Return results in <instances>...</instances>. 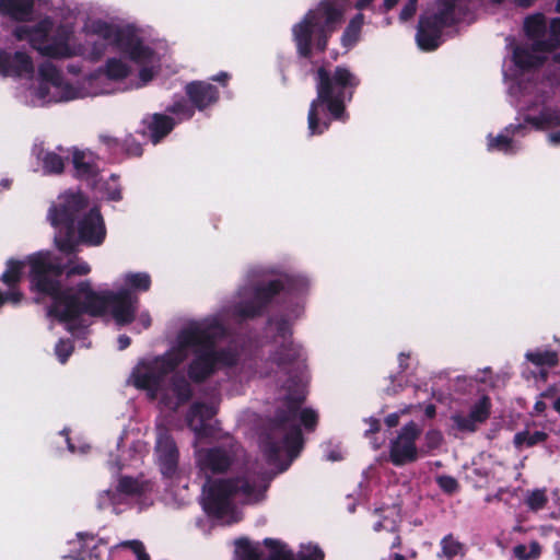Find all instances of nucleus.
I'll list each match as a JSON object with an SVG mask.
<instances>
[{"label":"nucleus","mask_w":560,"mask_h":560,"mask_svg":"<svg viewBox=\"0 0 560 560\" xmlns=\"http://www.w3.org/2000/svg\"><path fill=\"white\" fill-rule=\"evenodd\" d=\"M541 546L533 540L529 544H518L512 548V555L517 560H538L541 556Z\"/></svg>","instance_id":"nucleus-29"},{"label":"nucleus","mask_w":560,"mask_h":560,"mask_svg":"<svg viewBox=\"0 0 560 560\" xmlns=\"http://www.w3.org/2000/svg\"><path fill=\"white\" fill-rule=\"evenodd\" d=\"M398 1L399 0H384V4H383L384 10L388 11V10L393 9L397 4Z\"/></svg>","instance_id":"nucleus-57"},{"label":"nucleus","mask_w":560,"mask_h":560,"mask_svg":"<svg viewBox=\"0 0 560 560\" xmlns=\"http://www.w3.org/2000/svg\"><path fill=\"white\" fill-rule=\"evenodd\" d=\"M546 409V404L544 401H537L535 405V410L537 412H541Z\"/></svg>","instance_id":"nucleus-59"},{"label":"nucleus","mask_w":560,"mask_h":560,"mask_svg":"<svg viewBox=\"0 0 560 560\" xmlns=\"http://www.w3.org/2000/svg\"><path fill=\"white\" fill-rule=\"evenodd\" d=\"M101 139H102V141H104V142H106V143H108V144H110L112 142H115L114 140H112V139H110L109 137H107V136H102V137H101Z\"/></svg>","instance_id":"nucleus-62"},{"label":"nucleus","mask_w":560,"mask_h":560,"mask_svg":"<svg viewBox=\"0 0 560 560\" xmlns=\"http://www.w3.org/2000/svg\"><path fill=\"white\" fill-rule=\"evenodd\" d=\"M34 0H0V14L25 21L32 13Z\"/></svg>","instance_id":"nucleus-21"},{"label":"nucleus","mask_w":560,"mask_h":560,"mask_svg":"<svg viewBox=\"0 0 560 560\" xmlns=\"http://www.w3.org/2000/svg\"><path fill=\"white\" fill-rule=\"evenodd\" d=\"M139 322L143 325L144 328H148L151 325V318L148 313H142L139 317Z\"/></svg>","instance_id":"nucleus-53"},{"label":"nucleus","mask_w":560,"mask_h":560,"mask_svg":"<svg viewBox=\"0 0 560 560\" xmlns=\"http://www.w3.org/2000/svg\"><path fill=\"white\" fill-rule=\"evenodd\" d=\"M264 545L268 550L266 560H294L292 551L282 541L267 538Z\"/></svg>","instance_id":"nucleus-28"},{"label":"nucleus","mask_w":560,"mask_h":560,"mask_svg":"<svg viewBox=\"0 0 560 560\" xmlns=\"http://www.w3.org/2000/svg\"><path fill=\"white\" fill-rule=\"evenodd\" d=\"M28 262L32 285L52 298L48 314L67 322L68 330H74L72 320L82 313L96 315L108 312L118 325L133 320L138 299L128 291L100 295L91 289L90 282H81L75 289L60 290L57 279L62 272L67 277L90 273L91 266L83 259L70 257L65 261L49 252H39L28 256Z\"/></svg>","instance_id":"nucleus-3"},{"label":"nucleus","mask_w":560,"mask_h":560,"mask_svg":"<svg viewBox=\"0 0 560 560\" xmlns=\"http://www.w3.org/2000/svg\"><path fill=\"white\" fill-rule=\"evenodd\" d=\"M300 559L301 560H323L324 553L317 546L306 545V546H302V548H301Z\"/></svg>","instance_id":"nucleus-39"},{"label":"nucleus","mask_w":560,"mask_h":560,"mask_svg":"<svg viewBox=\"0 0 560 560\" xmlns=\"http://www.w3.org/2000/svg\"><path fill=\"white\" fill-rule=\"evenodd\" d=\"M385 422L388 427H395L399 422V416L398 413H392L388 417H386Z\"/></svg>","instance_id":"nucleus-50"},{"label":"nucleus","mask_w":560,"mask_h":560,"mask_svg":"<svg viewBox=\"0 0 560 560\" xmlns=\"http://www.w3.org/2000/svg\"><path fill=\"white\" fill-rule=\"evenodd\" d=\"M221 327L213 322H188L179 329L173 346L163 355L140 360L133 368L128 382L136 388L144 390L151 399L172 409H177L191 395L190 385L184 377L175 376L165 387V376L174 371L190 354L196 358L189 368L191 378L199 381L207 377L221 365H231L236 361L232 349L217 350L213 339L221 334Z\"/></svg>","instance_id":"nucleus-2"},{"label":"nucleus","mask_w":560,"mask_h":560,"mask_svg":"<svg viewBox=\"0 0 560 560\" xmlns=\"http://www.w3.org/2000/svg\"><path fill=\"white\" fill-rule=\"evenodd\" d=\"M155 460L165 477H173L178 468V451L168 432L159 428L155 445Z\"/></svg>","instance_id":"nucleus-15"},{"label":"nucleus","mask_w":560,"mask_h":560,"mask_svg":"<svg viewBox=\"0 0 560 560\" xmlns=\"http://www.w3.org/2000/svg\"><path fill=\"white\" fill-rule=\"evenodd\" d=\"M346 7L341 0H322L310 10L303 20L292 27L298 52L303 57L311 55L312 45L323 51L328 38L343 20Z\"/></svg>","instance_id":"nucleus-8"},{"label":"nucleus","mask_w":560,"mask_h":560,"mask_svg":"<svg viewBox=\"0 0 560 560\" xmlns=\"http://www.w3.org/2000/svg\"><path fill=\"white\" fill-rule=\"evenodd\" d=\"M229 78L228 73L222 72L219 75L214 77L213 80L215 81H225Z\"/></svg>","instance_id":"nucleus-60"},{"label":"nucleus","mask_w":560,"mask_h":560,"mask_svg":"<svg viewBox=\"0 0 560 560\" xmlns=\"http://www.w3.org/2000/svg\"><path fill=\"white\" fill-rule=\"evenodd\" d=\"M119 489L126 493H135L140 491L138 482L131 478H124L119 482Z\"/></svg>","instance_id":"nucleus-45"},{"label":"nucleus","mask_w":560,"mask_h":560,"mask_svg":"<svg viewBox=\"0 0 560 560\" xmlns=\"http://www.w3.org/2000/svg\"><path fill=\"white\" fill-rule=\"evenodd\" d=\"M425 415L430 418L433 417L435 415V407L433 405L427 406Z\"/></svg>","instance_id":"nucleus-58"},{"label":"nucleus","mask_w":560,"mask_h":560,"mask_svg":"<svg viewBox=\"0 0 560 560\" xmlns=\"http://www.w3.org/2000/svg\"><path fill=\"white\" fill-rule=\"evenodd\" d=\"M270 331H277L282 338L279 349L272 353L271 360L277 364L290 362L298 358L299 349L289 340L288 335L290 331L289 325L282 319L271 320L269 324Z\"/></svg>","instance_id":"nucleus-16"},{"label":"nucleus","mask_w":560,"mask_h":560,"mask_svg":"<svg viewBox=\"0 0 560 560\" xmlns=\"http://www.w3.org/2000/svg\"><path fill=\"white\" fill-rule=\"evenodd\" d=\"M125 284L137 291H147L150 288L151 279L148 273H127L125 276Z\"/></svg>","instance_id":"nucleus-35"},{"label":"nucleus","mask_w":560,"mask_h":560,"mask_svg":"<svg viewBox=\"0 0 560 560\" xmlns=\"http://www.w3.org/2000/svg\"><path fill=\"white\" fill-rule=\"evenodd\" d=\"M268 480L265 477L245 476L237 479L208 481L203 487V505L208 513L225 518L226 523L238 520L234 504L257 503L265 498Z\"/></svg>","instance_id":"nucleus-7"},{"label":"nucleus","mask_w":560,"mask_h":560,"mask_svg":"<svg viewBox=\"0 0 560 560\" xmlns=\"http://www.w3.org/2000/svg\"><path fill=\"white\" fill-rule=\"evenodd\" d=\"M490 401L487 397H482L474 405L468 415L456 413L452 420L456 429L466 432H474L477 427L485 422L489 417Z\"/></svg>","instance_id":"nucleus-17"},{"label":"nucleus","mask_w":560,"mask_h":560,"mask_svg":"<svg viewBox=\"0 0 560 560\" xmlns=\"http://www.w3.org/2000/svg\"><path fill=\"white\" fill-rule=\"evenodd\" d=\"M547 502L548 497L545 489L529 490L525 495V504L533 512L544 509Z\"/></svg>","instance_id":"nucleus-33"},{"label":"nucleus","mask_w":560,"mask_h":560,"mask_svg":"<svg viewBox=\"0 0 560 560\" xmlns=\"http://www.w3.org/2000/svg\"><path fill=\"white\" fill-rule=\"evenodd\" d=\"M526 359L537 366H555L558 363V355L550 350L529 351Z\"/></svg>","instance_id":"nucleus-31"},{"label":"nucleus","mask_w":560,"mask_h":560,"mask_svg":"<svg viewBox=\"0 0 560 560\" xmlns=\"http://www.w3.org/2000/svg\"><path fill=\"white\" fill-rule=\"evenodd\" d=\"M172 112L175 114H183L187 118L191 117L194 113V110L190 107H187L182 104L174 105Z\"/></svg>","instance_id":"nucleus-48"},{"label":"nucleus","mask_w":560,"mask_h":560,"mask_svg":"<svg viewBox=\"0 0 560 560\" xmlns=\"http://www.w3.org/2000/svg\"><path fill=\"white\" fill-rule=\"evenodd\" d=\"M127 151H128L129 154L140 155L141 154V147L139 144H135L132 147H128Z\"/></svg>","instance_id":"nucleus-55"},{"label":"nucleus","mask_w":560,"mask_h":560,"mask_svg":"<svg viewBox=\"0 0 560 560\" xmlns=\"http://www.w3.org/2000/svg\"><path fill=\"white\" fill-rule=\"evenodd\" d=\"M417 1L418 0H408V2L405 4L400 12V21L405 22L413 16L417 10Z\"/></svg>","instance_id":"nucleus-44"},{"label":"nucleus","mask_w":560,"mask_h":560,"mask_svg":"<svg viewBox=\"0 0 560 560\" xmlns=\"http://www.w3.org/2000/svg\"><path fill=\"white\" fill-rule=\"evenodd\" d=\"M33 71L31 58L21 51L0 52V73L3 75H22Z\"/></svg>","instance_id":"nucleus-19"},{"label":"nucleus","mask_w":560,"mask_h":560,"mask_svg":"<svg viewBox=\"0 0 560 560\" xmlns=\"http://www.w3.org/2000/svg\"><path fill=\"white\" fill-rule=\"evenodd\" d=\"M436 482L447 493H454L458 488L456 479L451 476H439Z\"/></svg>","instance_id":"nucleus-40"},{"label":"nucleus","mask_w":560,"mask_h":560,"mask_svg":"<svg viewBox=\"0 0 560 560\" xmlns=\"http://www.w3.org/2000/svg\"><path fill=\"white\" fill-rule=\"evenodd\" d=\"M237 446L230 443L228 446H214L196 451V462L200 471L209 477L212 474L224 472L236 457Z\"/></svg>","instance_id":"nucleus-13"},{"label":"nucleus","mask_w":560,"mask_h":560,"mask_svg":"<svg viewBox=\"0 0 560 560\" xmlns=\"http://www.w3.org/2000/svg\"><path fill=\"white\" fill-rule=\"evenodd\" d=\"M217 408L213 404H195L187 417L190 429L195 432L197 439L209 436L212 432L208 421L215 415Z\"/></svg>","instance_id":"nucleus-18"},{"label":"nucleus","mask_w":560,"mask_h":560,"mask_svg":"<svg viewBox=\"0 0 560 560\" xmlns=\"http://www.w3.org/2000/svg\"><path fill=\"white\" fill-rule=\"evenodd\" d=\"M124 548H129L138 558V560H150V556L145 552L144 546L139 540H128L119 545Z\"/></svg>","instance_id":"nucleus-37"},{"label":"nucleus","mask_w":560,"mask_h":560,"mask_svg":"<svg viewBox=\"0 0 560 560\" xmlns=\"http://www.w3.org/2000/svg\"><path fill=\"white\" fill-rule=\"evenodd\" d=\"M106 185L108 186L107 198L118 200L120 198V191L116 185V178L112 177V180Z\"/></svg>","instance_id":"nucleus-47"},{"label":"nucleus","mask_w":560,"mask_h":560,"mask_svg":"<svg viewBox=\"0 0 560 560\" xmlns=\"http://www.w3.org/2000/svg\"><path fill=\"white\" fill-rule=\"evenodd\" d=\"M124 548H129L138 558V560H150V556L145 552L144 546L139 540H128L119 545Z\"/></svg>","instance_id":"nucleus-38"},{"label":"nucleus","mask_w":560,"mask_h":560,"mask_svg":"<svg viewBox=\"0 0 560 560\" xmlns=\"http://www.w3.org/2000/svg\"><path fill=\"white\" fill-rule=\"evenodd\" d=\"M524 27L533 45L532 47L516 46L513 51L514 63L522 70L539 66L546 55L559 45L560 19L552 20L547 27L544 16L536 14L525 20Z\"/></svg>","instance_id":"nucleus-9"},{"label":"nucleus","mask_w":560,"mask_h":560,"mask_svg":"<svg viewBox=\"0 0 560 560\" xmlns=\"http://www.w3.org/2000/svg\"><path fill=\"white\" fill-rule=\"evenodd\" d=\"M555 59L560 63V54H557ZM510 92L517 97L520 108L526 110L527 122L537 128L560 125V114L546 105L547 92L542 84L517 83L510 88Z\"/></svg>","instance_id":"nucleus-11"},{"label":"nucleus","mask_w":560,"mask_h":560,"mask_svg":"<svg viewBox=\"0 0 560 560\" xmlns=\"http://www.w3.org/2000/svg\"><path fill=\"white\" fill-rule=\"evenodd\" d=\"M419 434L420 429L413 422L408 423L401 429L390 446V459L395 465H405L418 458V450L415 442Z\"/></svg>","instance_id":"nucleus-14"},{"label":"nucleus","mask_w":560,"mask_h":560,"mask_svg":"<svg viewBox=\"0 0 560 560\" xmlns=\"http://www.w3.org/2000/svg\"><path fill=\"white\" fill-rule=\"evenodd\" d=\"M540 376H541V378H542V380H546V377H547V372L541 371V372H540Z\"/></svg>","instance_id":"nucleus-64"},{"label":"nucleus","mask_w":560,"mask_h":560,"mask_svg":"<svg viewBox=\"0 0 560 560\" xmlns=\"http://www.w3.org/2000/svg\"><path fill=\"white\" fill-rule=\"evenodd\" d=\"M317 98L311 104L308 112V131L311 136L319 135L328 128L326 121H320L324 106L335 118H341L343 104L350 100L359 80L348 68L338 66L334 70L319 68L316 79Z\"/></svg>","instance_id":"nucleus-6"},{"label":"nucleus","mask_w":560,"mask_h":560,"mask_svg":"<svg viewBox=\"0 0 560 560\" xmlns=\"http://www.w3.org/2000/svg\"><path fill=\"white\" fill-rule=\"evenodd\" d=\"M261 550L258 542H252L246 538L235 540V560H259Z\"/></svg>","instance_id":"nucleus-26"},{"label":"nucleus","mask_w":560,"mask_h":560,"mask_svg":"<svg viewBox=\"0 0 560 560\" xmlns=\"http://www.w3.org/2000/svg\"><path fill=\"white\" fill-rule=\"evenodd\" d=\"M553 408L560 412V396L553 401Z\"/></svg>","instance_id":"nucleus-61"},{"label":"nucleus","mask_w":560,"mask_h":560,"mask_svg":"<svg viewBox=\"0 0 560 560\" xmlns=\"http://www.w3.org/2000/svg\"><path fill=\"white\" fill-rule=\"evenodd\" d=\"M26 264L31 267L28 259L26 261H20L14 259L8 260L7 269L1 276L2 282L10 287L18 283L21 280L22 271Z\"/></svg>","instance_id":"nucleus-30"},{"label":"nucleus","mask_w":560,"mask_h":560,"mask_svg":"<svg viewBox=\"0 0 560 560\" xmlns=\"http://www.w3.org/2000/svg\"><path fill=\"white\" fill-rule=\"evenodd\" d=\"M364 23V16L363 14L359 13L357 14L348 24L346 27L342 36H341V43L343 47L351 48L354 46L361 34V30Z\"/></svg>","instance_id":"nucleus-27"},{"label":"nucleus","mask_w":560,"mask_h":560,"mask_svg":"<svg viewBox=\"0 0 560 560\" xmlns=\"http://www.w3.org/2000/svg\"><path fill=\"white\" fill-rule=\"evenodd\" d=\"M13 35L18 40L27 42L40 55L56 59L83 57L98 60L109 48L120 54L108 58L104 69L91 73L75 88L63 81L54 63H42L26 94L34 106L109 93L113 90L110 82L127 78L132 65L139 68L141 84H147L159 68L158 56L131 27L100 18H86L75 34L72 23L44 16L36 22L18 25Z\"/></svg>","instance_id":"nucleus-1"},{"label":"nucleus","mask_w":560,"mask_h":560,"mask_svg":"<svg viewBox=\"0 0 560 560\" xmlns=\"http://www.w3.org/2000/svg\"><path fill=\"white\" fill-rule=\"evenodd\" d=\"M443 436L441 432L431 430L425 434V444L429 450L439 447L442 443Z\"/></svg>","instance_id":"nucleus-43"},{"label":"nucleus","mask_w":560,"mask_h":560,"mask_svg":"<svg viewBox=\"0 0 560 560\" xmlns=\"http://www.w3.org/2000/svg\"><path fill=\"white\" fill-rule=\"evenodd\" d=\"M72 345L70 341L60 340L56 346V354L61 363H65L72 352Z\"/></svg>","instance_id":"nucleus-41"},{"label":"nucleus","mask_w":560,"mask_h":560,"mask_svg":"<svg viewBox=\"0 0 560 560\" xmlns=\"http://www.w3.org/2000/svg\"><path fill=\"white\" fill-rule=\"evenodd\" d=\"M124 548H129L138 558V560H150V556L145 552L144 546L139 540H128L119 545Z\"/></svg>","instance_id":"nucleus-36"},{"label":"nucleus","mask_w":560,"mask_h":560,"mask_svg":"<svg viewBox=\"0 0 560 560\" xmlns=\"http://www.w3.org/2000/svg\"><path fill=\"white\" fill-rule=\"evenodd\" d=\"M72 162L79 176H94L97 171L96 156L91 151L74 150Z\"/></svg>","instance_id":"nucleus-23"},{"label":"nucleus","mask_w":560,"mask_h":560,"mask_svg":"<svg viewBox=\"0 0 560 560\" xmlns=\"http://www.w3.org/2000/svg\"><path fill=\"white\" fill-rule=\"evenodd\" d=\"M130 345V338L127 336H120L118 338V346L120 350L126 349Z\"/></svg>","instance_id":"nucleus-52"},{"label":"nucleus","mask_w":560,"mask_h":560,"mask_svg":"<svg viewBox=\"0 0 560 560\" xmlns=\"http://www.w3.org/2000/svg\"><path fill=\"white\" fill-rule=\"evenodd\" d=\"M441 547V556L447 558V560H452L453 558L463 556L464 553L463 545L451 535L442 539Z\"/></svg>","instance_id":"nucleus-34"},{"label":"nucleus","mask_w":560,"mask_h":560,"mask_svg":"<svg viewBox=\"0 0 560 560\" xmlns=\"http://www.w3.org/2000/svg\"><path fill=\"white\" fill-rule=\"evenodd\" d=\"M547 439V434L542 431L530 432L528 430L522 431L515 434L514 444L516 447L522 448L524 446L530 447Z\"/></svg>","instance_id":"nucleus-32"},{"label":"nucleus","mask_w":560,"mask_h":560,"mask_svg":"<svg viewBox=\"0 0 560 560\" xmlns=\"http://www.w3.org/2000/svg\"><path fill=\"white\" fill-rule=\"evenodd\" d=\"M22 298H23V294L16 289L10 290L7 294H2L0 292V307L4 303L18 305L22 301Z\"/></svg>","instance_id":"nucleus-42"},{"label":"nucleus","mask_w":560,"mask_h":560,"mask_svg":"<svg viewBox=\"0 0 560 560\" xmlns=\"http://www.w3.org/2000/svg\"><path fill=\"white\" fill-rule=\"evenodd\" d=\"M280 289H282V283L275 280L269 282L267 288L243 290L240 293V300L232 308V315L240 319L255 316Z\"/></svg>","instance_id":"nucleus-12"},{"label":"nucleus","mask_w":560,"mask_h":560,"mask_svg":"<svg viewBox=\"0 0 560 560\" xmlns=\"http://www.w3.org/2000/svg\"><path fill=\"white\" fill-rule=\"evenodd\" d=\"M86 201L81 194L61 195L51 207L48 219L55 228V244L60 253L70 255L79 243L101 245L106 236L104 220L97 209L83 212Z\"/></svg>","instance_id":"nucleus-4"},{"label":"nucleus","mask_w":560,"mask_h":560,"mask_svg":"<svg viewBox=\"0 0 560 560\" xmlns=\"http://www.w3.org/2000/svg\"><path fill=\"white\" fill-rule=\"evenodd\" d=\"M464 3L465 0H441L422 15L417 33L421 49L433 50L440 45L443 30L459 21Z\"/></svg>","instance_id":"nucleus-10"},{"label":"nucleus","mask_w":560,"mask_h":560,"mask_svg":"<svg viewBox=\"0 0 560 560\" xmlns=\"http://www.w3.org/2000/svg\"><path fill=\"white\" fill-rule=\"evenodd\" d=\"M150 138L153 143H158L164 136L173 129V121L171 118L155 114L147 121Z\"/></svg>","instance_id":"nucleus-25"},{"label":"nucleus","mask_w":560,"mask_h":560,"mask_svg":"<svg viewBox=\"0 0 560 560\" xmlns=\"http://www.w3.org/2000/svg\"><path fill=\"white\" fill-rule=\"evenodd\" d=\"M33 152L36 159L42 162L44 173L59 174L63 171L65 163L58 153L43 147H35Z\"/></svg>","instance_id":"nucleus-22"},{"label":"nucleus","mask_w":560,"mask_h":560,"mask_svg":"<svg viewBox=\"0 0 560 560\" xmlns=\"http://www.w3.org/2000/svg\"><path fill=\"white\" fill-rule=\"evenodd\" d=\"M186 92L190 101L199 109H203L218 98V92L214 86L205 82H192L186 86Z\"/></svg>","instance_id":"nucleus-20"},{"label":"nucleus","mask_w":560,"mask_h":560,"mask_svg":"<svg viewBox=\"0 0 560 560\" xmlns=\"http://www.w3.org/2000/svg\"><path fill=\"white\" fill-rule=\"evenodd\" d=\"M329 460L336 462L342 458L341 453L339 451H334L327 455Z\"/></svg>","instance_id":"nucleus-56"},{"label":"nucleus","mask_w":560,"mask_h":560,"mask_svg":"<svg viewBox=\"0 0 560 560\" xmlns=\"http://www.w3.org/2000/svg\"><path fill=\"white\" fill-rule=\"evenodd\" d=\"M115 495L110 491H105L100 495L98 508L105 509L114 503Z\"/></svg>","instance_id":"nucleus-46"},{"label":"nucleus","mask_w":560,"mask_h":560,"mask_svg":"<svg viewBox=\"0 0 560 560\" xmlns=\"http://www.w3.org/2000/svg\"><path fill=\"white\" fill-rule=\"evenodd\" d=\"M342 3H345L347 0H341ZM373 0H357L355 8L359 10H362L366 7H369L372 3Z\"/></svg>","instance_id":"nucleus-54"},{"label":"nucleus","mask_w":560,"mask_h":560,"mask_svg":"<svg viewBox=\"0 0 560 560\" xmlns=\"http://www.w3.org/2000/svg\"><path fill=\"white\" fill-rule=\"evenodd\" d=\"M303 399V394L290 397L285 402L287 409L279 411L260 434V448L270 460H277L283 456L292 459L299 454L303 441L298 419L306 429L312 430L316 425L318 415L315 410L310 408L300 410Z\"/></svg>","instance_id":"nucleus-5"},{"label":"nucleus","mask_w":560,"mask_h":560,"mask_svg":"<svg viewBox=\"0 0 560 560\" xmlns=\"http://www.w3.org/2000/svg\"><path fill=\"white\" fill-rule=\"evenodd\" d=\"M73 560H84L83 556L71 557Z\"/></svg>","instance_id":"nucleus-63"},{"label":"nucleus","mask_w":560,"mask_h":560,"mask_svg":"<svg viewBox=\"0 0 560 560\" xmlns=\"http://www.w3.org/2000/svg\"><path fill=\"white\" fill-rule=\"evenodd\" d=\"M523 130L521 125L508 127L503 133L492 137H488V150L489 151H502L505 153L513 151V141L510 136H514L516 132Z\"/></svg>","instance_id":"nucleus-24"},{"label":"nucleus","mask_w":560,"mask_h":560,"mask_svg":"<svg viewBox=\"0 0 560 560\" xmlns=\"http://www.w3.org/2000/svg\"><path fill=\"white\" fill-rule=\"evenodd\" d=\"M368 423H369L370 428H369V430H366V434L374 433V432L378 431V429H380L378 420L371 418L368 420Z\"/></svg>","instance_id":"nucleus-49"},{"label":"nucleus","mask_w":560,"mask_h":560,"mask_svg":"<svg viewBox=\"0 0 560 560\" xmlns=\"http://www.w3.org/2000/svg\"><path fill=\"white\" fill-rule=\"evenodd\" d=\"M548 140L553 145H560V131L549 133Z\"/></svg>","instance_id":"nucleus-51"}]
</instances>
